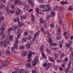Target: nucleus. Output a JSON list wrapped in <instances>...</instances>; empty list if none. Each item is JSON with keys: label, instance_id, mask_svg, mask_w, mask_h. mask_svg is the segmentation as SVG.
<instances>
[{"label": "nucleus", "instance_id": "nucleus-40", "mask_svg": "<svg viewBox=\"0 0 73 73\" xmlns=\"http://www.w3.org/2000/svg\"><path fill=\"white\" fill-rule=\"evenodd\" d=\"M73 51L71 53V55H70V58L71 59H72L73 58Z\"/></svg>", "mask_w": 73, "mask_h": 73}, {"label": "nucleus", "instance_id": "nucleus-8", "mask_svg": "<svg viewBox=\"0 0 73 73\" xmlns=\"http://www.w3.org/2000/svg\"><path fill=\"white\" fill-rule=\"evenodd\" d=\"M6 27V25L4 24H3L2 27L1 29V31H2V32H4V31H5V29Z\"/></svg>", "mask_w": 73, "mask_h": 73}, {"label": "nucleus", "instance_id": "nucleus-34", "mask_svg": "<svg viewBox=\"0 0 73 73\" xmlns=\"http://www.w3.org/2000/svg\"><path fill=\"white\" fill-rule=\"evenodd\" d=\"M46 51L47 53L49 54H51V52H50V50L48 49H47L46 50Z\"/></svg>", "mask_w": 73, "mask_h": 73}, {"label": "nucleus", "instance_id": "nucleus-59", "mask_svg": "<svg viewBox=\"0 0 73 73\" xmlns=\"http://www.w3.org/2000/svg\"><path fill=\"white\" fill-rule=\"evenodd\" d=\"M56 39H57V40H59L61 39V37L59 36H58L56 37Z\"/></svg>", "mask_w": 73, "mask_h": 73}, {"label": "nucleus", "instance_id": "nucleus-49", "mask_svg": "<svg viewBox=\"0 0 73 73\" xmlns=\"http://www.w3.org/2000/svg\"><path fill=\"white\" fill-rule=\"evenodd\" d=\"M49 32V31H44V33L45 35H47V34H48Z\"/></svg>", "mask_w": 73, "mask_h": 73}, {"label": "nucleus", "instance_id": "nucleus-9", "mask_svg": "<svg viewBox=\"0 0 73 73\" xmlns=\"http://www.w3.org/2000/svg\"><path fill=\"white\" fill-rule=\"evenodd\" d=\"M48 60L50 61H51V62H55V61L54 60V59L53 57H50V56L48 57Z\"/></svg>", "mask_w": 73, "mask_h": 73}, {"label": "nucleus", "instance_id": "nucleus-46", "mask_svg": "<svg viewBox=\"0 0 73 73\" xmlns=\"http://www.w3.org/2000/svg\"><path fill=\"white\" fill-rule=\"evenodd\" d=\"M9 12H11L12 13H15V11L11 10V9L9 10Z\"/></svg>", "mask_w": 73, "mask_h": 73}, {"label": "nucleus", "instance_id": "nucleus-48", "mask_svg": "<svg viewBox=\"0 0 73 73\" xmlns=\"http://www.w3.org/2000/svg\"><path fill=\"white\" fill-rule=\"evenodd\" d=\"M50 26L51 28H53L54 27V25L53 24H51L50 25Z\"/></svg>", "mask_w": 73, "mask_h": 73}, {"label": "nucleus", "instance_id": "nucleus-63", "mask_svg": "<svg viewBox=\"0 0 73 73\" xmlns=\"http://www.w3.org/2000/svg\"><path fill=\"white\" fill-rule=\"evenodd\" d=\"M23 42H27V40L25 38H23L22 39Z\"/></svg>", "mask_w": 73, "mask_h": 73}, {"label": "nucleus", "instance_id": "nucleus-41", "mask_svg": "<svg viewBox=\"0 0 73 73\" xmlns=\"http://www.w3.org/2000/svg\"><path fill=\"white\" fill-rule=\"evenodd\" d=\"M48 42H50V46H53V43L50 41L49 40L48 41Z\"/></svg>", "mask_w": 73, "mask_h": 73}, {"label": "nucleus", "instance_id": "nucleus-52", "mask_svg": "<svg viewBox=\"0 0 73 73\" xmlns=\"http://www.w3.org/2000/svg\"><path fill=\"white\" fill-rule=\"evenodd\" d=\"M60 32L57 31L56 33V35H57V36H60Z\"/></svg>", "mask_w": 73, "mask_h": 73}, {"label": "nucleus", "instance_id": "nucleus-57", "mask_svg": "<svg viewBox=\"0 0 73 73\" xmlns=\"http://www.w3.org/2000/svg\"><path fill=\"white\" fill-rule=\"evenodd\" d=\"M72 43V40H70L69 41L68 44L70 45H71Z\"/></svg>", "mask_w": 73, "mask_h": 73}, {"label": "nucleus", "instance_id": "nucleus-38", "mask_svg": "<svg viewBox=\"0 0 73 73\" xmlns=\"http://www.w3.org/2000/svg\"><path fill=\"white\" fill-rule=\"evenodd\" d=\"M44 25L45 28H47V27H48V26L47 25V23H44Z\"/></svg>", "mask_w": 73, "mask_h": 73}, {"label": "nucleus", "instance_id": "nucleus-55", "mask_svg": "<svg viewBox=\"0 0 73 73\" xmlns=\"http://www.w3.org/2000/svg\"><path fill=\"white\" fill-rule=\"evenodd\" d=\"M38 36V35L36 33L34 35V38H37V36Z\"/></svg>", "mask_w": 73, "mask_h": 73}, {"label": "nucleus", "instance_id": "nucleus-25", "mask_svg": "<svg viewBox=\"0 0 73 73\" xmlns=\"http://www.w3.org/2000/svg\"><path fill=\"white\" fill-rule=\"evenodd\" d=\"M11 52H12V53H13L14 54H15L16 53V51H14L13 48L11 49Z\"/></svg>", "mask_w": 73, "mask_h": 73}, {"label": "nucleus", "instance_id": "nucleus-35", "mask_svg": "<svg viewBox=\"0 0 73 73\" xmlns=\"http://www.w3.org/2000/svg\"><path fill=\"white\" fill-rule=\"evenodd\" d=\"M4 8H5V5H2L1 6L0 8L1 9H3Z\"/></svg>", "mask_w": 73, "mask_h": 73}, {"label": "nucleus", "instance_id": "nucleus-42", "mask_svg": "<svg viewBox=\"0 0 73 73\" xmlns=\"http://www.w3.org/2000/svg\"><path fill=\"white\" fill-rule=\"evenodd\" d=\"M24 35L25 36H27L28 35V33L27 31H25Z\"/></svg>", "mask_w": 73, "mask_h": 73}, {"label": "nucleus", "instance_id": "nucleus-17", "mask_svg": "<svg viewBox=\"0 0 73 73\" xmlns=\"http://www.w3.org/2000/svg\"><path fill=\"white\" fill-rule=\"evenodd\" d=\"M12 31V28L10 27L7 29V34H9L10 33V31Z\"/></svg>", "mask_w": 73, "mask_h": 73}, {"label": "nucleus", "instance_id": "nucleus-7", "mask_svg": "<svg viewBox=\"0 0 73 73\" xmlns=\"http://www.w3.org/2000/svg\"><path fill=\"white\" fill-rule=\"evenodd\" d=\"M13 32L15 33H16L17 30L16 29H19V27L17 26H13Z\"/></svg>", "mask_w": 73, "mask_h": 73}, {"label": "nucleus", "instance_id": "nucleus-47", "mask_svg": "<svg viewBox=\"0 0 73 73\" xmlns=\"http://www.w3.org/2000/svg\"><path fill=\"white\" fill-rule=\"evenodd\" d=\"M68 60L69 59H68V58H65L64 59V60H63V61H68Z\"/></svg>", "mask_w": 73, "mask_h": 73}, {"label": "nucleus", "instance_id": "nucleus-62", "mask_svg": "<svg viewBox=\"0 0 73 73\" xmlns=\"http://www.w3.org/2000/svg\"><path fill=\"white\" fill-rule=\"evenodd\" d=\"M15 5H17L18 3H19V2H18V0H15Z\"/></svg>", "mask_w": 73, "mask_h": 73}, {"label": "nucleus", "instance_id": "nucleus-20", "mask_svg": "<svg viewBox=\"0 0 73 73\" xmlns=\"http://www.w3.org/2000/svg\"><path fill=\"white\" fill-rule=\"evenodd\" d=\"M25 38L27 39V40H31V38H32V36H29L28 37L27 36L25 37Z\"/></svg>", "mask_w": 73, "mask_h": 73}, {"label": "nucleus", "instance_id": "nucleus-56", "mask_svg": "<svg viewBox=\"0 0 73 73\" xmlns=\"http://www.w3.org/2000/svg\"><path fill=\"white\" fill-rule=\"evenodd\" d=\"M4 40H2L1 41L0 43H1V46H2L3 45V43H4Z\"/></svg>", "mask_w": 73, "mask_h": 73}, {"label": "nucleus", "instance_id": "nucleus-26", "mask_svg": "<svg viewBox=\"0 0 73 73\" xmlns=\"http://www.w3.org/2000/svg\"><path fill=\"white\" fill-rule=\"evenodd\" d=\"M24 70H25L22 68L21 69H19V72L20 73H23L24 72L23 71H24Z\"/></svg>", "mask_w": 73, "mask_h": 73}, {"label": "nucleus", "instance_id": "nucleus-28", "mask_svg": "<svg viewBox=\"0 0 73 73\" xmlns=\"http://www.w3.org/2000/svg\"><path fill=\"white\" fill-rule=\"evenodd\" d=\"M37 68H36V67L35 68V69L32 70V73H37Z\"/></svg>", "mask_w": 73, "mask_h": 73}, {"label": "nucleus", "instance_id": "nucleus-2", "mask_svg": "<svg viewBox=\"0 0 73 73\" xmlns=\"http://www.w3.org/2000/svg\"><path fill=\"white\" fill-rule=\"evenodd\" d=\"M72 64V61H70L68 65V67L66 69H64V72L65 73H68L69 71V69L70 68V65Z\"/></svg>", "mask_w": 73, "mask_h": 73}, {"label": "nucleus", "instance_id": "nucleus-51", "mask_svg": "<svg viewBox=\"0 0 73 73\" xmlns=\"http://www.w3.org/2000/svg\"><path fill=\"white\" fill-rule=\"evenodd\" d=\"M65 67V64L64 63L62 64V68H64Z\"/></svg>", "mask_w": 73, "mask_h": 73}, {"label": "nucleus", "instance_id": "nucleus-3", "mask_svg": "<svg viewBox=\"0 0 73 73\" xmlns=\"http://www.w3.org/2000/svg\"><path fill=\"white\" fill-rule=\"evenodd\" d=\"M10 44V41L8 40L7 38H6L5 39V42L3 44V47H7V45H8V44Z\"/></svg>", "mask_w": 73, "mask_h": 73}, {"label": "nucleus", "instance_id": "nucleus-14", "mask_svg": "<svg viewBox=\"0 0 73 73\" xmlns=\"http://www.w3.org/2000/svg\"><path fill=\"white\" fill-rule=\"evenodd\" d=\"M21 56L23 57H25V56H26V55H27V53H26V52L25 51H22L21 52Z\"/></svg>", "mask_w": 73, "mask_h": 73}, {"label": "nucleus", "instance_id": "nucleus-16", "mask_svg": "<svg viewBox=\"0 0 73 73\" xmlns=\"http://www.w3.org/2000/svg\"><path fill=\"white\" fill-rule=\"evenodd\" d=\"M54 56H55L54 59L55 60H57L59 57V54H54Z\"/></svg>", "mask_w": 73, "mask_h": 73}, {"label": "nucleus", "instance_id": "nucleus-15", "mask_svg": "<svg viewBox=\"0 0 73 73\" xmlns=\"http://www.w3.org/2000/svg\"><path fill=\"white\" fill-rule=\"evenodd\" d=\"M39 20L40 23L41 24H43V23H45V20H44V19L42 18H40Z\"/></svg>", "mask_w": 73, "mask_h": 73}, {"label": "nucleus", "instance_id": "nucleus-31", "mask_svg": "<svg viewBox=\"0 0 73 73\" xmlns=\"http://www.w3.org/2000/svg\"><path fill=\"white\" fill-rule=\"evenodd\" d=\"M6 54L7 55H10V54H11V51L9 50H7Z\"/></svg>", "mask_w": 73, "mask_h": 73}, {"label": "nucleus", "instance_id": "nucleus-23", "mask_svg": "<svg viewBox=\"0 0 73 73\" xmlns=\"http://www.w3.org/2000/svg\"><path fill=\"white\" fill-rule=\"evenodd\" d=\"M37 63V62L34 61L33 60V61L32 62V65H33V66H35V65H36Z\"/></svg>", "mask_w": 73, "mask_h": 73}, {"label": "nucleus", "instance_id": "nucleus-18", "mask_svg": "<svg viewBox=\"0 0 73 73\" xmlns=\"http://www.w3.org/2000/svg\"><path fill=\"white\" fill-rule=\"evenodd\" d=\"M26 46L27 47V49H30L31 48V44L29 43H27L26 45Z\"/></svg>", "mask_w": 73, "mask_h": 73}, {"label": "nucleus", "instance_id": "nucleus-61", "mask_svg": "<svg viewBox=\"0 0 73 73\" xmlns=\"http://www.w3.org/2000/svg\"><path fill=\"white\" fill-rule=\"evenodd\" d=\"M5 11L7 12H8V11H9V8H8V7H6L5 9Z\"/></svg>", "mask_w": 73, "mask_h": 73}, {"label": "nucleus", "instance_id": "nucleus-5", "mask_svg": "<svg viewBox=\"0 0 73 73\" xmlns=\"http://www.w3.org/2000/svg\"><path fill=\"white\" fill-rule=\"evenodd\" d=\"M15 10L16 11V12L15 13L16 15H19L20 14V11H21V10L20 9L17 7L15 8Z\"/></svg>", "mask_w": 73, "mask_h": 73}, {"label": "nucleus", "instance_id": "nucleus-22", "mask_svg": "<svg viewBox=\"0 0 73 73\" xmlns=\"http://www.w3.org/2000/svg\"><path fill=\"white\" fill-rule=\"evenodd\" d=\"M51 17V15H48L46 17V21H48L49 20L50 18Z\"/></svg>", "mask_w": 73, "mask_h": 73}, {"label": "nucleus", "instance_id": "nucleus-19", "mask_svg": "<svg viewBox=\"0 0 73 73\" xmlns=\"http://www.w3.org/2000/svg\"><path fill=\"white\" fill-rule=\"evenodd\" d=\"M65 47H66L67 48L68 47V48H70V46H71V45L69 43L68 44L67 43H66L65 44Z\"/></svg>", "mask_w": 73, "mask_h": 73}, {"label": "nucleus", "instance_id": "nucleus-58", "mask_svg": "<svg viewBox=\"0 0 73 73\" xmlns=\"http://www.w3.org/2000/svg\"><path fill=\"white\" fill-rule=\"evenodd\" d=\"M13 36H11V37H10L9 38V40L10 41H13Z\"/></svg>", "mask_w": 73, "mask_h": 73}, {"label": "nucleus", "instance_id": "nucleus-36", "mask_svg": "<svg viewBox=\"0 0 73 73\" xmlns=\"http://www.w3.org/2000/svg\"><path fill=\"white\" fill-rule=\"evenodd\" d=\"M33 0H28V3L30 4H32V3H33Z\"/></svg>", "mask_w": 73, "mask_h": 73}, {"label": "nucleus", "instance_id": "nucleus-12", "mask_svg": "<svg viewBox=\"0 0 73 73\" xmlns=\"http://www.w3.org/2000/svg\"><path fill=\"white\" fill-rule=\"evenodd\" d=\"M31 16L32 19H31V21L32 22L35 23V16L33 15V14L31 15Z\"/></svg>", "mask_w": 73, "mask_h": 73}, {"label": "nucleus", "instance_id": "nucleus-30", "mask_svg": "<svg viewBox=\"0 0 73 73\" xmlns=\"http://www.w3.org/2000/svg\"><path fill=\"white\" fill-rule=\"evenodd\" d=\"M24 46H21L19 47V48L21 50H23V49H24Z\"/></svg>", "mask_w": 73, "mask_h": 73}, {"label": "nucleus", "instance_id": "nucleus-45", "mask_svg": "<svg viewBox=\"0 0 73 73\" xmlns=\"http://www.w3.org/2000/svg\"><path fill=\"white\" fill-rule=\"evenodd\" d=\"M18 4L19 5H21L23 4V1H19L18 3Z\"/></svg>", "mask_w": 73, "mask_h": 73}, {"label": "nucleus", "instance_id": "nucleus-21", "mask_svg": "<svg viewBox=\"0 0 73 73\" xmlns=\"http://www.w3.org/2000/svg\"><path fill=\"white\" fill-rule=\"evenodd\" d=\"M38 61V56H36L35 58H34V61H36V62H37V61Z\"/></svg>", "mask_w": 73, "mask_h": 73}, {"label": "nucleus", "instance_id": "nucleus-10", "mask_svg": "<svg viewBox=\"0 0 73 73\" xmlns=\"http://www.w3.org/2000/svg\"><path fill=\"white\" fill-rule=\"evenodd\" d=\"M27 19V16L25 15H23L21 16V20L23 21V20Z\"/></svg>", "mask_w": 73, "mask_h": 73}, {"label": "nucleus", "instance_id": "nucleus-32", "mask_svg": "<svg viewBox=\"0 0 73 73\" xmlns=\"http://www.w3.org/2000/svg\"><path fill=\"white\" fill-rule=\"evenodd\" d=\"M27 55L28 56V58H29V59L31 58V57H32V54L29 53Z\"/></svg>", "mask_w": 73, "mask_h": 73}, {"label": "nucleus", "instance_id": "nucleus-11", "mask_svg": "<svg viewBox=\"0 0 73 73\" xmlns=\"http://www.w3.org/2000/svg\"><path fill=\"white\" fill-rule=\"evenodd\" d=\"M14 22L15 23H17V22H18V23H20V19H19V18L17 17L16 18V19H13Z\"/></svg>", "mask_w": 73, "mask_h": 73}, {"label": "nucleus", "instance_id": "nucleus-1", "mask_svg": "<svg viewBox=\"0 0 73 73\" xmlns=\"http://www.w3.org/2000/svg\"><path fill=\"white\" fill-rule=\"evenodd\" d=\"M21 35V33H20L18 35L17 37L16 38V41L15 42L13 45V46L14 47L15 49H17V44L19 42V37H20Z\"/></svg>", "mask_w": 73, "mask_h": 73}, {"label": "nucleus", "instance_id": "nucleus-39", "mask_svg": "<svg viewBox=\"0 0 73 73\" xmlns=\"http://www.w3.org/2000/svg\"><path fill=\"white\" fill-rule=\"evenodd\" d=\"M58 8V6L56 5L54 7V9L55 11H57Z\"/></svg>", "mask_w": 73, "mask_h": 73}, {"label": "nucleus", "instance_id": "nucleus-29", "mask_svg": "<svg viewBox=\"0 0 73 73\" xmlns=\"http://www.w3.org/2000/svg\"><path fill=\"white\" fill-rule=\"evenodd\" d=\"M29 53H30V54H33V55H36V53L35 52H32L31 51V50H29Z\"/></svg>", "mask_w": 73, "mask_h": 73}, {"label": "nucleus", "instance_id": "nucleus-6", "mask_svg": "<svg viewBox=\"0 0 73 73\" xmlns=\"http://www.w3.org/2000/svg\"><path fill=\"white\" fill-rule=\"evenodd\" d=\"M46 7H47L46 8L44 9V11L45 12L46 11L47 12H49L50 11V9H51V7L48 5H47Z\"/></svg>", "mask_w": 73, "mask_h": 73}, {"label": "nucleus", "instance_id": "nucleus-13", "mask_svg": "<svg viewBox=\"0 0 73 73\" xmlns=\"http://www.w3.org/2000/svg\"><path fill=\"white\" fill-rule=\"evenodd\" d=\"M56 30L57 32H61V29L60 26H57L56 27Z\"/></svg>", "mask_w": 73, "mask_h": 73}, {"label": "nucleus", "instance_id": "nucleus-43", "mask_svg": "<svg viewBox=\"0 0 73 73\" xmlns=\"http://www.w3.org/2000/svg\"><path fill=\"white\" fill-rule=\"evenodd\" d=\"M64 9V8L62 7H60L58 8V10L60 11H62Z\"/></svg>", "mask_w": 73, "mask_h": 73}, {"label": "nucleus", "instance_id": "nucleus-24", "mask_svg": "<svg viewBox=\"0 0 73 73\" xmlns=\"http://www.w3.org/2000/svg\"><path fill=\"white\" fill-rule=\"evenodd\" d=\"M47 5H40V7L41 8H43V9H44L46 7Z\"/></svg>", "mask_w": 73, "mask_h": 73}, {"label": "nucleus", "instance_id": "nucleus-50", "mask_svg": "<svg viewBox=\"0 0 73 73\" xmlns=\"http://www.w3.org/2000/svg\"><path fill=\"white\" fill-rule=\"evenodd\" d=\"M35 10L36 11V12L37 13H38L39 12V9H38V8H36V9H35Z\"/></svg>", "mask_w": 73, "mask_h": 73}, {"label": "nucleus", "instance_id": "nucleus-44", "mask_svg": "<svg viewBox=\"0 0 73 73\" xmlns=\"http://www.w3.org/2000/svg\"><path fill=\"white\" fill-rule=\"evenodd\" d=\"M7 34L8 37H9V38L13 36H12L11 35V34L10 33H9V34Z\"/></svg>", "mask_w": 73, "mask_h": 73}, {"label": "nucleus", "instance_id": "nucleus-64", "mask_svg": "<svg viewBox=\"0 0 73 73\" xmlns=\"http://www.w3.org/2000/svg\"><path fill=\"white\" fill-rule=\"evenodd\" d=\"M73 10V8L72 7H70L68 9V11H72Z\"/></svg>", "mask_w": 73, "mask_h": 73}, {"label": "nucleus", "instance_id": "nucleus-53", "mask_svg": "<svg viewBox=\"0 0 73 73\" xmlns=\"http://www.w3.org/2000/svg\"><path fill=\"white\" fill-rule=\"evenodd\" d=\"M23 23H20L18 24L19 27H23Z\"/></svg>", "mask_w": 73, "mask_h": 73}, {"label": "nucleus", "instance_id": "nucleus-54", "mask_svg": "<svg viewBox=\"0 0 73 73\" xmlns=\"http://www.w3.org/2000/svg\"><path fill=\"white\" fill-rule=\"evenodd\" d=\"M43 66L44 67H46V66H47V63L46 62L44 63L43 64Z\"/></svg>", "mask_w": 73, "mask_h": 73}, {"label": "nucleus", "instance_id": "nucleus-33", "mask_svg": "<svg viewBox=\"0 0 73 73\" xmlns=\"http://www.w3.org/2000/svg\"><path fill=\"white\" fill-rule=\"evenodd\" d=\"M65 53H64L63 52L60 55V57L61 58H62L63 57H64L65 56Z\"/></svg>", "mask_w": 73, "mask_h": 73}, {"label": "nucleus", "instance_id": "nucleus-37", "mask_svg": "<svg viewBox=\"0 0 73 73\" xmlns=\"http://www.w3.org/2000/svg\"><path fill=\"white\" fill-rule=\"evenodd\" d=\"M27 66L28 68H29L31 66V64L30 63H28L27 64Z\"/></svg>", "mask_w": 73, "mask_h": 73}, {"label": "nucleus", "instance_id": "nucleus-60", "mask_svg": "<svg viewBox=\"0 0 73 73\" xmlns=\"http://www.w3.org/2000/svg\"><path fill=\"white\" fill-rule=\"evenodd\" d=\"M11 8L12 9H15V7L14 5H11Z\"/></svg>", "mask_w": 73, "mask_h": 73}, {"label": "nucleus", "instance_id": "nucleus-27", "mask_svg": "<svg viewBox=\"0 0 73 73\" xmlns=\"http://www.w3.org/2000/svg\"><path fill=\"white\" fill-rule=\"evenodd\" d=\"M61 4H62V5H64V4H68V1H64V2H61Z\"/></svg>", "mask_w": 73, "mask_h": 73}, {"label": "nucleus", "instance_id": "nucleus-4", "mask_svg": "<svg viewBox=\"0 0 73 73\" xmlns=\"http://www.w3.org/2000/svg\"><path fill=\"white\" fill-rule=\"evenodd\" d=\"M2 64H3V65L2 66L3 67L7 66L9 64V62L5 60L4 61H2Z\"/></svg>", "mask_w": 73, "mask_h": 73}]
</instances>
